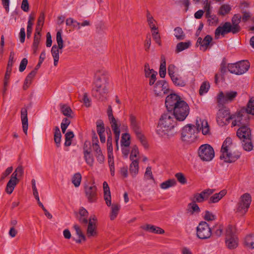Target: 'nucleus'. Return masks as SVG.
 Listing matches in <instances>:
<instances>
[{"label": "nucleus", "instance_id": "obj_1", "mask_svg": "<svg viewBox=\"0 0 254 254\" xmlns=\"http://www.w3.org/2000/svg\"><path fill=\"white\" fill-rule=\"evenodd\" d=\"M165 106L168 111L172 113L176 121L185 120L190 113V107L178 95L172 93L166 98Z\"/></svg>", "mask_w": 254, "mask_h": 254}, {"label": "nucleus", "instance_id": "obj_2", "mask_svg": "<svg viewBox=\"0 0 254 254\" xmlns=\"http://www.w3.org/2000/svg\"><path fill=\"white\" fill-rule=\"evenodd\" d=\"M174 118L170 111H168L167 112L164 113L160 119L156 129L157 133L162 136L173 135L174 132L172 130L177 125L176 119Z\"/></svg>", "mask_w": 254, "mask_h": 254}, {"label": "nucleus", "instance_id": "obj_3", "mask_svg": "<svg viewBox=\"0 0 254 254\" xmlns=\"http://www.w3.org/2000/svg\"><path fill=\"white\" fill-rule=\"evenodd\" d=\"M220 156L221 159H223L226 162L232 163L238 160L241 153L237 150L236 145L232 143V139L227 137L224 140L222 145Z\"/></svg>", "mask_w": 254, "mask_h": 254}, {"label": "nucleus", "instance_id": "obj_4", "mask_svg": "<svg viewBox=\"0 0 254 254\" xmlns=\"http://www.w3.org/2000/svg\"><path fill=\"white\" fill-rule=\"evenodd\" d=\"M252 202V197L248 193H245L241 195L237 203L235 211L241 216L244 215L248 211Z\"/></svg>", "mask_w": 254, "mask_h": 254}, {"label": "nucleus", "instance_id": "obj_5", "mask_svg": "<svg viewBox=\"0 0 254 254\" xmlns=\"http://www.w3.org/2000/svg\"><path fill=\"white\" fill-rule=\"evenodd\" d=\"M197 129L194 125L188 124L182 129L181 138L183 141L191 143L195 141L197 138Z\"/></svg>", "mask_w": 254, "mask_h": 254}, {"label": "nucleus", "instance_id": "obj_6", "mask_svg": "<svg viewBox=\"0 0 254 254\" xmlns=\"http://www.w3.org/2000/svg\"><path fill=\"white\" fill-rule=\"evenodd\" d=\"M225 243L230 250L236 249L238 246V239L235 234V229L232 226H228L226 229Z\"/></svg>", "mask_w": 254, "mask_h": 254}, {"label": "nucleus", "instance_id": "obj_7", "mask_svg": "<svg viewBox=\"0 0 254 254\" xmlns=\"http://www.w3.org/2000/svg\"><path fill=\"white\" fill-rule=\"evenodd\" d=\"M231 120H232V127H242L248 125L249 122V115L245 110H242L232 114Z\"/></svg>", "mask_w": 254, "mask_h": 254}, {"label": "nucleus", "instance_id": "obj_8", "mask_svg": "<svg viewBox=\"0 0 254 254\" xmlns=\"http://www.w3.org/2000/svg\"><path fill=\"white\" fill-rule=\"evenodd\" d=\"M250 66V63L248 61H242L235 64H229L228 69L232 73L241 75L248 70Z\"/></svg>", "mask_w": 254, "mask_h": 254}, {"label": "nucleus", "instance_id": "obj_9", "mask_svg": "<svg viewBox=\"0 0 254 254\" xmlns=\"http://www.w3.org/2000/svg\"><path fill=\"white\" fill-rule=\"evenodd\" d=\"M198 155L203 161H210L214 157L213 148L208 144L201 145L198 149Z\"/></svg>", "mask_w": 254, "mask_h": 254}, {"label": "nucleus", "instance_id": "obj_10", "mask_svg": "<svg viewBox=\"0 0 254 254\" xmlns=\"http://www.w3.org/2000/svg\"><path fill=\"white\" fill-rule=\"evenodd\" d=\"M238 95L235 91H220L217 96V102L219 105H224L233 102Z\"/></svg>", "mask_w": 254, "mask_h": 254}, {"label": "nucleus", "instance_id": "obj_11", "mask_svg": "<svg viewBox=\"0 0 254 254\" xmlns=\"http://www.w3.org/2000/svg\"><path fill=\"white\" fill-rule=\"evenodd\" d=\"M129 122L130 128L134 132L137 138L143 145H146L145 137L142 133L140 124L137 121L136 117L133 115H130L129 116Z\"/></svg>", "mask_w": 254, "mask_h": 254}, {"label": "nucleus", "instance_id": "obj_12", "mask_svg": "<svg viewBox=\"0 0 254 254\" xmlns=\"http://www.w3.org/2000/svg\"><path fill=\"white\" fill-rule=\"evenodd\" d=\"M212 235L211 229L209 225L204 221L200 222L196 228V235L200 239H207Z\"/></svg>", "mask_w": 254, "mask_h": 254}, {"label": "nucleus", "instance_id": "obj_13", "mask_svg": "<svg viewBox=\"0 0 254 254\" xmlns=\"http://www.w3.org/2000/svg\"><path fill=\"white\" fill-rule=\"evenodd\" d=\"M232 33L233 34L237 33L233 28L231 26V23L229 22H226L223 25L218 26L215 31V39L219 38L220 35L224 36L225 34Z\"/></svg>", "mask_w": 254, "mask_h": 254}, {"label": "nucleus", "instance_id": "obj_14", "mask_svg": "<svg viewBox=\"0 0 254 254\" xmlns=\"http://www.w3.org/2000/svg\"><path fill=\"white\" fill-rule=\"evenodd\" d=\"M232 115H230L229 110L222 109L218 111L217 114V122L220 126L227 125L231 120Z\"/></svg>", "mask_w": 254, "mask_h": 254}, {"label": "nucleus", "instance_id": "obj_15", "mask_svg": "<svg viewBox=\"0 0 254 254\" xmlns=\"http://www.w3.org/2000/svg\"><path fill=\"white\" fill-rule=\"evenodd\" d=\"M111 127L114 133L115 139L116 143L117 149H119L118 142L120 137L121 127L122 126L121 122L118 119H113L109 120Z\"/></svg>", "mask_w": 254, "mask_h": 254}, {"label": "nucleus", "instance_id": "obj_16", "mask_svg": "<svg viewBox=\"0 0 254 254\" xmlns=\"http://www.w3.org/2000/svg\"><path fill=\"white\" fill-rule=\"evenodd\" d=\"M195 126L197 133L201 131L204 135H209L210 134V127L206 120L197 118L196 119Z\"/></svg>", "mask_w": 254, "mask_h": 254}, {"label": "nucleus", "instance_id": "obj_17", "mask_svg": "<svg viewBox=\"0 0 254 254\" xmlns=\"http://www.w3.org/2000/svg\"><path fill=\"white\" fill-rule=\"evenodd\" d=\"M214 190L213 189H206L201 191L200 193H196L193 195V199L194 201L198 203L203 202L204 201L207 200L209 196L213 193Z\"/></svg>", "mask_w": 254, "mask_h": 254}, {"label": "nucleus", "instance_id": "obj_18", "mask_svg": "<svg viewBox=\"0 0 254 254\" xmlns=\"http://www.w3.org/2000/svg\"><path fill=\"white\" fill-rule=\"evenodd\" d=\"M94 82L95 88L107 89L108 77L103 73H97Z\"/></svg>", "mask_w": 254, "mask_h": 254}, {"label": "nucleus", "instance_id": "obj_19", "mask_svg": "<svg viewBox=\"0 0 254 254\" xmlns=\"http://www.w3.org/2000/svg\"><path fill=\"white\" fill-rule=\"evenodd\" d=\"M86 196L88 201L93 202L96 200L97 188L94 184L87 185L85 187Z\"/></svg>", "mask_w": 254, "mask_h": 254}, {"label": "nucleus", "instance_id": "obj_20", "mask_svg": "<svg viewBox=\"0 0 254 254\" xmlns=\"http://www.w3.org/2000/svg\"><path fill=\"white\" fill-rule=\"evenodd\" d=\"M237 135L241 140L251 138V130L248 125L240 127L237 132Z\"/></svg>", "mask_w": 254, "mask_h": 254}, {"label": "nucleus", "instance_id": "obj_21", "mask_svg": "<svg viewBox=\"0 0 254 254\" xmlns=\"http://www.w3.org/2000/svg\"><path fill=\"white\" fill-rule=\"evenodd\" d=\"M168 88V84L165 80H159L155 84L154 91L156 95L160 96L162 93H166Z\"/></svg>", "mask_w": 254, "mask_h": 254}, {"label": "nucleus", "instance_id": "obj_22", "mask_svg": "<svg viewBox=\"0 0 254 254\" xmlns=\"http://www.w3.org/2000/svg\"><path fill=\"white\" fill-rule=\"evenodd\" d=\"M212 41V38L211 36L209 35H207L203 39L199 37L197 39L196 45L198 44L200 45V49L202 51H205L208 49V46Z\"/></svg>", "mask_w": 254, "mask_h": 254}, {"label": "nucleus", "instance_id": "obj_23", "mask_svg": "<svg viewBox=\"0 0 254 254\" xmlns=\"http://www.w3.org/2000/svg\"><path fill=\"white\" fill-rule=\"evenodd\" d=\"M88 215L87 210L84 207H81L79 209L77 218L81 223L86 224L88 223Z\"/></svg>", "mask_w": 254, "mask_h": 254}, {"label": "nucleus", "instance_id": "obj_24", "mask_svg": "<svg viewBox=\"0 0 254 254\" xmlns=\"http://www.w3.org/2000/svg\"><path fill=\"white\" fill-rule=\"evenodd\" d=\"M141 227L144 230L150 233L157 234H163L165 233L164 230L160 227L150 224H146L142 226Z\"/></svg>", "mask_w": 254, "mask_h": 254}, {"label": "nucleus", "instance_id": "obj_25", "mask_svg": "<svg viewBox=\"0 0 254 254\" xmlns=\"http://www.w3.org/2000/svg\"><path fill=\"white\" fill-rule=\"evenodd\" d=\"M108 89H98L94 87L92 90L93 96L101 101H103L106 98V95Z\"/></svg>", "mask_w": 254, "mask_h": 254}, {"label": "nucleus", "instance_id": "obj_26", "mask_svg": "<svg viewBox=\"0 0 254 254\" xmlns=\"http://www.w3.org/2000/svg\"><path fill=\"white\" fill-rule=\"evenodd\" d=\"M227 193V190H223L218 193H216L210 196L208 202L209 204L215 203L219 202Z\"/></svg>", "mask_w": 254, "mask_h": 254}, {"label": "nucleus", "instance_id": "obj_27", "mask_svg": "<svg viewBox=\"0 0 254 254\" xmlns=\"http://www.w3.org/2000/svg\"><path fill=\"white\" fill-rule=\"evenodd\" d=\"M104 190V197L106 203L108 206L111 205V196L109 187L106 182H104L103 184Z\"/></svg>", "mask_w": 254, "mask_h": 254}, {"label": "nucleus", "instance_id": "obj_28", "mask_svg": "<svg viewBox=\"0 0 254 254\" xmlns=\"http://www.w3.org/2000/svg\"><path fill=\"white\" fill-rule=\"evenodd\" d=\"M21 119L22 124V128L24 132L27 133L28 124L27 118V111L26 109H22L21 111Z\"/></svg>", "mask_w": 254, "mask_h": 254}, {"label": "nucleus", "instance_id": "obj_29", "mask_svg": "<svg viewBox=\"0 0 254 254\" xmlns=\"http://www.w3.org/2000/svg\"><path fill=\"white\" fill-rule=\"evenodd\" d=\"M241 19L242 17L239 14H235L232 18L231 26L237 33L241 30V27L239 25V23L241 22Z\"/></svg>", "mask_w": 254, "mask_h": 254}, {"label": "nucleus", "instance_id": "obj_30", "mask_svg": "<svg viewBox=\"0 0 254 254\" xmlns=\"http://www.w3.org/2000/svg\"><path fill=\"white\" fill-rule=\"evenodd\" d=\"M18 182V179H15L13 178V177H11L10 180L7 183L6 188H5V191L7 193L10 194H11L15 186H16Z\"/></svg>", "mask_w": 254, "mask_h": 254}, {"label": "nucleus", "instance_id": "obj_31", "mask_svg": "<svg viewBox=\"0 0 254 254\" xmlns=\"http://www.w3.org/2000/svg\"><path fill=\"white\" fill-rule=\"evenodd\" d=\"M62 49H61L62 50ZM60 49L56 45H54L51 49V54L54 58V64L56 66L59 60V54L62 53L60 51Z\"/></svg>", "mask_w": 254, "mask_h": 254}, {"label": "nucleus", "instance_id": "obj_32", "mask_svg": "<svg viewBox=\"0 0 254 254\" xmlns=\"http://www.w3.org/2000/svg\"><path fill=\"white\" fill-rule=\"evenodd\" d=\"M73 228L76 232V234L78 237V239H75L73 238V240L76 242V243H81L82 241H85V236L82 233V231L80 227L77 225H74L73 226Z\"/></svg>", "mask_w": 254, "mask_h": 254}, {"label": "nucleus", "instance_id": "obj_33", "mask_svg": "<svg viewBox=\"0 0 254 254\" xmlns=\"http://www.w3.org/2000/svg\"><path fill=\"white\" fill-rule=\"evenodd\" d=\"M86 233L88 237L96 236L97 234L96 225L92 223L91 221L89 222L87 226Z\"/></svg>", "mask_w": 254, "mask_h": 254}, {"label": "nucleus", "instance_id": "obj_34", "mask_svg": "<svg viewBox=\"0 0 254 254\" xmlns=\"http://www.w3.org/2000/svg\"><path fill=\"white\" fill-rule=\"evenodd\" d=\"M245 246L250 249H254V234L247 235L244 241Z\"/></svg>", "mask_w": 254, "mask_h": 254}, {"label": "nucleus", "instance_id": "obj_35", "mask_svg": "<svg viewBox=\"0 0 254 254\" xmlns=\"http://www.w3.org/2000/svg\"><path fill=\"white\" fill-rule=\"evenodd\" d=\"M60 111L62 114L68 118H72V111L70 107L66 104H60Z\"/></svg>", "mask_w": 254, "mask_h": 254}, {"label": "nucleus", "instance_id": "obj_36", "mask_svg": "<svg viewBox=\"0 0 254 254\" xmlns=\"http://www.w3.org/2000/svg\"><path fill=\"white\" fill-rule=\"evenodd\" d=\"M171 79L176 86L184 87L186 85L187 81L178 74Z\"/></svg>", "mask_w": 254, "mask_h": 254}, {"label": "nucleus", "instance_id": "obj_37", "mask_svg": "<svg viewBox=\"0 0 254 254\" xmlns=\"http://www.w3.org/2000/svg\"><path fill=\"white\" fill-rule=\"evenodd\" d=\"M84 159L86 164L90 167L93 166L94 158L91 154V151L85 150L84 153Z\"/></svg>", "mask_w": 254, "mask_h": 254}, {"label": "nucleus", "instance_id": "obj_38", "mask_svg": "<svg viewBox=\"0 0 254 254\" xmlns=\"http://www.w3.org/2000/svg\"><path fill=\"white\" fill-rule=\"evenodd\" d=\"M138 161L133 160L129 166V172L132 177H135L138 173Z\"/></svg>", "mask_w": 254, "mask_h": 254}, {"label": "nucleus", "instance_id": "obj_39", "mask_svg": "<svg viewBox=\"0 0 254 254\" xmlns=\"http://www.w3.org/2000/svg\"><path fill=\"white\" fill-rule=\"evenodd\" d=\"M146 17L147 21L151 31L157 30L158 28L156 26V22L148 11L147 12Z\"/></svg>", "mask_w": 254, "mask_h": 254}, {"label": "nucleus", "instance_id": "obj_40", "mask_svg": "<svg viewBox=\"0 0 254 254\" xmlns=\"http://www.w3.org/2000/svg\"><path fill=\"white\" fill-rule=\"evenodd\" d=\"M177 182L175 179L168 180L160 184V188L163 190L168 189L176 185Z\"/></svg>", "mask_w": 254, "mask_h": 254}, {"label": "nucleus", "instance_id": "obj_41", "mask_svg": "<svg viewBox=\"0 0 254 254\" xmlns=\"http://www.w3.org/2000/svg\"><path fill=\"white\" fill-rule=\"evenodd\" d=\"M120 209V205L118 204H113L111 206V212L110 215V218L111 220H114L117 217Z\"/></svg>", "mask_w": 254, "mask_h": 254}, {"label": "nucleus", "instance_id": "obj_42", "mask_svg": "<svg viewBox=\"0 0 254 254\" xmlns=\"http://www.w3.org/2000/svg\"><path fill=\"white\" fill-rule=\"evenodd\" d=\"M191 45L190 41L185 42H180L176 46V51L177 53L181 52L186 49H188Z\"/></svg>", "mask_w": 254, "mask_h": 254}, {"label": "nucleus", "instance_id": "obj_43", "mask_svg": "<svg viewBox=\"0 0 254 254\" xmlns=\"http://www.w3.org/2000/svg\"><path fill=\"white\" fill-rule=\"evenodd\" d=\"M161 62L159 68V75L161 78H164L166 73V61L163 56L161 58Z\"/></svg>", "mask_w": 254, "mask_h": 254}, {"label": "nucleus", "instance_id": "obj_44", "mask_svg": "<svg viewBox=\"0 0 254 254\" xmlns=\"http://www.w3.org/2000/svg\"><path fill=\"white\" fill-rule=\"evenodd\" d=\"M62 134L60 129L58 127H55L54 132V141L57 147H59L61 144Z\"/></svg>", "mask_w": 254, "mask_h": 254}, {"label": "nucleus", "instance_id": "obj_45", "mask_svg": "<svg viewBox=\"0 0 254 254\" xmlns=\"http://www.w3.org/2000/svg\"><path fill=\"white\" fill-rule=\"evenodd\" d=\"M130 135L128 133H123L121 137V146L129 147L130 144Z\"/></svg>", "mask_w": 254, "mask_h": 254}, {"label": "nucleus", "instance_id": "obj_46", "mask_svg": "<svg viewBox=\"0 0 254 254\" xmlns=\"http://www.w3.org/2000/svg\"><path fill=\"white\" fill-rule=\"evenodd\" d=\"M45 20V15L43 12L41 13L37 23L35 31L41 32L44 25Z\"/></svg>", "mask_w": 254, "mask_h": 254}, {"label": "nucleus", "instance_id": "obj_47", "mask_svg": "<svg viewBox=\"0 0 254 254\" xmlns=\"http://www.w3.org/2000/svg\"><path fill=\"white\" fill-rule=\"evenodd\" d=\"M231 6L228 4H222L218 12V13L221 15H225L228 14L231 10Z\"/></svg>", "mask_w": 254, "mask_h": 254}, {"label": "nucleus", "instance_id": "obj_48", "mask_svg": "<svg viewBox=\"0 0 254 254\" xmlns=\"http://www.w3.org/2000/svg\"><path fill=\"white\" fill-rule=\"evenodd\" d=\"M192 202L188 204V209L192 213H199L200 211L198 205L196 203L197 202L192 199Z\"/></svg>", "mask_w": 254, "mask_h": 254}, {"label": "nucleus", "instance_id": "obj_49", "mask_svg": "<svg viewBox=\"0 0 254 254\" xmlns=\"http://www.w3.org/2000/svg\"><path fill=\"white\" fill-rule=\"evenodd\" d=\"M139 151L136 145H134L132 146L130 152V155L129 158L131 161L133 162V160H137L138 161L139 157Z\"/></svg>", "mask_w": 254, "mask_h": 254}, {"label": "nucleus", "instance_id": "obj_50", "mask_svg": "<svg viewBox=\"0 0 254 254\" xmlns=\"http://www.w3.org/2000/svg\"><path fill=\"white\" fill-rule=\"evenodd\" d=\"M242 143L244 149L246 151H250L253 148V145L251 142V138L245 140L243 139Z\"/></svg>", "mask_w": 254, "mask_h": 254}, {"label": "nucleus", "instance_id": "obj_51", "mask_svg": "<svg viewBox=\"0 0 254 254\" xmlns=\"http://www.w3.org/2000/svg\"><path fill=\"white\" fill-rule=\"evenodd\" d=\"M174 35L176 38L179 40H183L185 37V35L180 27H177L174 29Z\"/></svg>", "mask_w": 254, "mask_h": 254}, {"label": "nucleus", "instance_id": "obj_52", "mask_svg": "<svg viewBox=\"0 0 254 254\" xmlns=\"http://www.w3.org/2000/svg\"><path fill=\"white\" fill-rule=\"evenodd\" d=\"M81 175L79 173H75L72 178V183L75 187L80 186L81 181Z\"/></svg>", "mask_w": 254, "mask_h": 254}, {"label": "nucleus", "instance_id": "obj_53", "mask_svg": "<svg viewBox=\"0 0 254 254\" xmlns=\"http://www.w3.org/2000/svg\"><path fill=\"white\" fill-rule=\"evenodd\" d=\"M79 98L81 102H83L86 107H88L90 106L91 100L88 97L87 93H84L82 96L79 95Z\"/></svg>", "mask_w": 254, "mask_h": 254}, {"label": "nucleus", "instance_id": "obj_54", "mask_svg": "<svg viewBox=\"0 0 254 254\" xmlns=\"http://www.w3.org/2000/svg\"><path fill=\"white\" fill-rule=\"evenodd\" d=\"M210 88L209 83L207 81H204L201 85L199 89V94L202 95L206 93Z\"/></svg>", "mask_w": 254, "mask_h": 254}, {"label": "nucleus", "instance_id": "obj_55", "mask_svg": "<svg viewBox=\"0 0 254 254\" xmlns=\"http://www.w3.org/2000/svg\"><path fill=\"white\" fill-rule=\"evenodd\" d=\"M24 173V169L22 166H18L14 172L12 174L11 177H13L15 179H17V177H20L23 175Z\"/></svg>", "mask_w": 254, "mask_h": 254}, {"label": "nucleus", "instance_id": "obj_56", "mask_svg": "<svg viewBox=\"0 0 254 254\" xmlns=\"http://www.w3.org/2000/svg\"><path fill=\"white\" fill-rule=\"evenodd\" d=\"M93 141H95L92 144L93 150L95 152V154L96 155L98 153H100L102 152L101 148L98 144V140L97 136H95L93 138Z\"/></svg>", "mask_w": 254, "mask_h": 254}, {"label": "nucleus", "instance_id": "obj_57", "mask_svg": "<svg viewBox=\"0 0 254 254\" xmlns=\"http://www.w3.org/2000/svg\"><path fill=\"white\" fill-rule=\"evenodd\" d=\"M56 41L58 44L57 46L59 47L60 49H63L64 47V41L62 36V31H59L56 35Z\"/></svg>", "mask_w": 254, "mask_h": 254}, {"label": "nucleus", "instance_id": "obj_58", "mask_svg": "<svg viewBox=\"0 0 254 254\" xmlns=\"http://www.w3.org/2000/svg\"><path fill=\"white\" fill-rule=\"evenodd\" d=\"M245 112L248 113V115L252 114L254 115V101L252 99L250 100Z\"/></svg>", "mask_w": 254, "mask_h": 254}, {"label": "nucleus", "instance_id": "obj_59", "mask_svg": "<svg viewBox=\"0 0 254 254\" xmlns=\"http://www.w3.org/2000/svg\"><path fill=\"white\" fill-rule=\"evenodd\" d=\"M41 34L40 32L35 31L34 37V41L33 43V46L38 47L41 40Z\"/></svg>", "mask_w": 254, "mask_h": 254}, {"label": "nucleus", "instance_id": "obj_60", "mask_svg": "<svg viewBox=\"0 0 254 254\" xmlns=\"http://www.w3.org/2000/svg\"><path fill=\"white\" fill-rule=\"evenodd\" d=\"M152 31V35L154 40L155 42L158 44L159 46L161 45V41L160 40V36L159 34L158 29L154 30Z\"/></svg>", "mask_w": 254, "mask_h": 254}, {"label": "nucleus", "instance_id": "obj_61", "mask_svg": "<svg viewBox=\"0 0 254 254\" xmlns=\"http://www.w3.org/2000/svg\"><path fill=\"white\" fill-rule=\"evenodd\" d=\"M175 177L177 179L178 181L182 185H184L187 183V179L185 175L181 172L177 173L175 174Z\"/></svg>", "mask_w": 254, "mask_h": 254}, {"label": "nucleus", "instance_id": "obj_62", "mask_svg": "<svg viewBox=\"0 0 254 254\" xmlns=\"http://www.w3.org/2000/svg\"><path fill=\"white\" fill-rule=\"evenodd\" d=\"M176 67L174 64H170L168 67V72L171 78L175 76L177 74L176 73Z\"/></svg>", "mask_w": 254, "mask_h": 254}, {"label": "nucleus", "instance_id": "obj_63", "mask_svg": "<svg viewBox=\"0 0 254 254\" xmlns=\"http://www.w3.org/2000/svg\"><path fill=\"white\" fill-rule=\"evenodd\" d=\"M216 216L212 212L206 211L204 215V219L206 221H213L216 219Z\"/></svg>", "mask_w": 254, "mask_h": 254}, {"label": "nucleus", "instance_id": "obj_64", "mask_svg": "<svg viewBox=\"0 0 254 254\" xmlns=\"http://www.w3.org/2000/svg\"><path fill=\"white\" fill-rule=\"evenodd\" d=\"M70 121L67 118H64L61 123V128L62 132L64 133L65 132L68 125L70 124Z\"/></svg>", "mask_w": 254, "mask_h": 254}]
</instances>
